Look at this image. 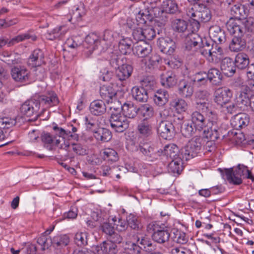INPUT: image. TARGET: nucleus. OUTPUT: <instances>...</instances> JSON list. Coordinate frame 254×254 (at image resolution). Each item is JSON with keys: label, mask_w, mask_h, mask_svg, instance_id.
Here are the masks:
<instances>
[{"label": "nucleus", "mask_w": 254, "mask_h": 254, "mask_svg": "<svg viewBox=\"0 0 254 254\" xmlns=\"http://www.w3.org/2000/svg\"><path fill=\"white\" fill-rule=\"evenodd\" d=\"M59 103L57 94L51 92L46 95L35 96L26 101L21 105L20 111L23 116L32 118L28 121H33L48 108L56 106Z\"/></svg>", "instance_id": "1"}, {"label": "nucleus", "mask_w": 254, "mask_h": 254, "mask_svg": "<svg viewBox=\"0 0 254 254\" xmlns=\"http://www.w3.org/2000/svg\"><path fill=\"white\" fill-rule=\"evenodd\" d=\"M226 27L230 33L234 35L229 44L230 51L234 52L243 51L246 47L244 35L254 30V19L250 17L243 20L229 19L226 23Z\"/></svg>", "instance_id": "2"}, {"label": "nucleus", "mask_w": 254, "mask_h": 254, "mask_svg": "<svg viewBox=\"0 0 254 254\" xmlns=\"http://www.w3.org/2000/svg\"><path fill=\"white\" fill-rule=\"evenodd\" d=\"M110 110L112 111L110 118L111 127L118 132H123L129 127V121L121 113V108L111 106Z\"/></svg>", "instance_id": "3"}, {"label": "nucleus", "mask_w": 254, "mask_h": 254, "mask_svg": "<svg viewBox=\"0 0 254 254\" xmlns=\"http://www.w3.org/2000/svg\"><path fill=\"white\" fill-rule=\"evenodd\" d=\"M201 141L200 136H195L181 149V155L185 161L190 160L197 155L201 148Z\"/></svg>", "instance_id": "4"}, {"label": "nucleus", "mask_w": 254, "mask_h": 254, "mask_svg": "<svg viewBox=\"0 0 254 254\" xmlns=\"http://www.w3.org/2000/svg\"><path fill=\"white\" fill-rule=\"evenodd\" d=\"M238 102L244 106L250 105L254 112V81L249 84L243 85L237 98Z\"/></svg>", "instance_id": "5"}, {"label": "nucleus", "mask_w": 254, "mask_h": 254, "mask_svg": "<svg viewBox=\"0 0 254 254\" xmlns=\"http://www.w3.org/2000/svg\"><path fill=\"white\" fill-rule=\"evenodd\" d=\"M149 233H152V239L159 244H163L169 240L171 234L169 231L156 222L149 223L147 227Z\"/></svg>", "instance_id": "6"}, {"label": "nucleus", "mask_w": 254, "mask_h": 254, "mask_svg": "<svg viewBox=\"0 0 254 254\" xmlns=\"http://www.w3.org/2000/svg\"><path fill=\"white\" fill-rule=\"evenodd\" d=\"M232 91L227 88H219L214 94V101L219 108L231 100L232 97Z\"/></svg>", "instance_id": "7"}, {"label": "nucleus", "mask_w": 254, "mask_h": 254, "mask_svg": "<svg viewBox=\"0 0 254 254\" xmlns=\"http://www.w3.org/2000/svg\"><path fill=\"white\" fill-rule=\"evenodd\" d=\"M92 251L95 254H117L119 250L115 243L107 240L99 245L93 246Z\"/></svg>", "instance_id": "8"}, {"label": "nucleus", "mask_w": 254, "mask_h": 254, "mask_svg": "<svg viewBox=\"0 0 254 254\" xmlns=\"http://www.w3.org/2000/svg\"><path fill=\"white\" fill-rule=\"evenodd\" d=\"M225 173L229 183L235 185L242 184L243 171H242L241 165H239L236 168L225 169Z\"/></svg>", "instance_id": "9"}, {"label": "nucleus", "mask_w": 254, "mask_h": 254, "mask_svg": "<svg viewBox=\"0 0 254 254\" xmlns=\"http://www.w3.org/2000/svg\"><path fill=\"white\" fill-rule=\"evenodd\" d=\"M157 132L162 138L171 139L175 135V130L174 126L171 122L162 121L158 125Z\"/></svg>", "instance_id": "10"}, {"label": "nucleus", "mask_w": 254, "mask_h": 254, "mask_svg": "<svg viewBox=\"0 0 254 254\" xmlns=\"http://www.w3.org/2000/svg\"><path fill=\"white\" fill-rule=\"evenodd\" d=\"M202 43L201 38L193 32L187 34L184 40L185 47L188 51H195L197 47H200Z\"/></svg>", "instance_id": "11"}, {"label": "nucleus", "mask_w": 254, "mask_h": 254, "mask_svg": "<svg viewBox=\"0 0 254 254\" xmlns=\"http://www.w3.org/2000/svg\"><path fill=\"white\" fill-rule=\"evenodd\" d=\"M157 45L162 52L169 55L174 53L176 47L175 42L168 37L159 38Z\"/></svg>", "instance_id": "12"}, {"label": "nucleus", "mask_w": 254, "mask_h": 254, "mask_svg": "<svg viewBox=\"0 0 254 254\" xmlns=\"http://www.w3.org/2000/svg\"><path fill=\"white\" fill-rule=\"evenodd\" d=\"M250 123V116L246 113H241L235 115L231 120V124L236 129L245 128Z\"/></svg>", "instance_id": "13"}, {"label": "nucleus", "mask_w": 254, "mask_h": 254, "mask_svg": "<svg viewBox=\"0 0 254 254\" xmlns=\"http://www.w3.org/2000/svg\"><path fill=\"white\" fill-rule=\"evenodd\" d=\"M11 74L14 81L24 82L28 80L29 71L24 66H14L11 68Z\"/></svg>", "instance_id": "14"}, {"label": "nucleus", "mask_w": 254, "mask_h": 254, "mask_svg": "<svg viewBox=\"0 0 254 254\" xmlns=\"http://www.w3.org/2000/svg\"><path fill=\"white\" fill-rule=\"evenodd\" d=\"M151 45L146 42H137L132 46V52L137 56L146 58L151 52Z\"/></svg>", "instance_id": "15"}, {"label": "nucleus", "mask_w": 254, "mask_h": 254, "mask_svg": "<svg viewBox=\"0 0 254 254\" xmlns=\"http://www.w3.org/2000/svg\"><path fill=\"white\" fill-rule=\"evenodd\" d=\"M98 44L99 41L96 35L87 36L83 44L84 50H83V54L86 57H89Z\"/></svg>", "instance_id": "16"}, {"label": "nucleus", "mask_w": 254, "mask_h": 254, "mask_svg": "<svg viewBox=\"0 0 254 254\" xmlns=\"http://www.w3.org/2000/svg\"><path fill=\"white\" fill-rule=\"evenodd\" d=\"M26 39H31V41H34L37 39V37L34 35H31L29 33H24L17 36L15 38L12 39L9 42H8L7 39H4L3 38H0V50L6 44H7L8 46H11L16 43L23 41Z\"/></svg>", "instance_id": "17"}, {"label": "nucleus", "mask_w": 254, "mask_h": 254, "mask_svg": "<svg viewBox=\"0 0 254 254\" xmlns=\"http://www.w3.org/2000/svg\"><path fill=\"white\" fill-rule=\"evenodd\" d=\"M137 132L139 137L147 138L151 136L153 133V128L151 124L144 120L137 126Z\"/></svg>", "instance_id": "18"}, {"label": "nucleus", "mask_w": 254, "mask_h": 254, "mask_svg": "<svg viewBox=\"0 0 254 254\" xmlns=\"http://www.w3.org/2000/svg\"><path fill=\"white\" fill-rule=\"evenodd\" d=\"M179 94L185 98L191 97L193 93V88L191 83L186 79L179 81L178 85Z\"/></svg>", "instance_id": "19"}, {"label": "nucleus", "mask_w": 254, "mask_h": 254, "mask_svg": "<svg viewBox=\"0 0 254 254\" xmlns=\"http://www.w3.org/2000/svg\"><path fill=\"white\" fill-rule=\"evenodd\" d=\"M116 90L111 85H103L100 87V96L108 104L112 103L113 99H116Z\"/></svg>", "instance_id": "20"}, {"label": "nucleus", "mask_w": 254, "mask_h": 254, "mask_svg": "<svg viewBox=\"0 0 254 254\" xmlns=\"http://www.w3.org/2000/svg\"><path fill=\"white\" fill-rule=\"evenodd\" d=\"M221 69L227 76H232L236 72V66L233 60L229 57L222 59Z\"/></svg>", "instance_id": "21"}, {"label": "nucleus", "mask_w": 254, "mask_h": 254, "mask_svg": "<svg viewBox=\"0 0 254 254\" xmlns=\"http://www.w3.org/2000/svg\"><path fill=\"white\" fill-rule=\"evenodd\" d=\"M67 28L64 25H62L55 28L50 31H48L45 34L46 38L49 40L60 39L67 32Z\"/></svg>", "instance_id": "22"}, {"label": "nucleus", "mask_w": 254, "mask_h": 254, "mask_svg": "<svg viewBox=\"0 0 254 254\" xmlns=\"http://www.w3.org/2000/svg\"><path fill=\"white\" fill-rule=\"evenodd\" d=\"M90 112L94 116H101L106 112V106L105 102L101 100H94L89 106Z\"/></svg>", "instance_id": "23"}, {"label": "nucleus", "mask_w": 254, "mask_h": 254, "mask_svg": "<svg viewBox=\"0 0 254 254\" xmlns=\"http://www.w3.org/2000/svg\"><path fill=\"white\" fill-rule=\"evenodd\" d=\"M44 54L40 49L35 50L28 60V64L32 67L40 66L44 62Z\"/></svg>", "instance_id": "24"}, {"label": "nucleus", "mask_w": 254, "mask_h": 254, "mask_svg": "<svg viewBox=\"0 0 254 254\" xmlns=\"http://www.w3.org/2000/svg\"><path fill=\"white\" fill-rule=\"evenodd\" d=\"M116 70L117 78L120 81H124L130 76L133 71V67L131 65L124 64Z\"/></svg>", "instance_id": "25"}, {"label": "nucleus", "mask_w": 254, "mask_h": 254, "mask_svg": "<svg viewBox=\"0 0 254 254\" xmlns=\"http://www.w3.org/2000/svg\"><path fill=\"white\" fill-rule=\"evenodd\" d=\"M191 120L193 126L198 129V131H201L206 126L205 118L199 112H193L191 115Z\"/></svg>", "instance_id": "26"}, {"label": "nucleus", "mask_w": 254, "mask_h": 254, "mask_svg": "<svg viewBox=\"0 0 254 254\" xmlns=\"http://www.w3.org/2000/svg\"><path fill=\"white\" fill-rule=\"evenodd\" d=\"M162 153L171 159L182 156L177 146L173 143L166 145Z\"/></svg>", "instance_id": "27"}, {"label": "nucleus", "mask_w": 254, "mask_h": 254, "mask_svg": "<svg viewBox=\"0 0 254 254\" xmlns=\"http://www.w3.org/2000/svg\"><path fill=\"white\" fill-rule=\"evenodd\" d=\"M131 93L132 97L137 101L145 102L147 101L148 94L143 87L134 86L132 88Z\"/></svg>", "instance_id": "28"}, {"label": "nucleus", "mask_w": 254, "mask_h": 254, "mask_svg": "<svg viewBox=\"0 0 254 254\" xmlns=\"http://www.w3.org/2000/svg\"><path fill=\"white\" fill-rule=\"evenodd\" d=\"M207 80L214 85H219L223 76L220 71L216 68H210L206 73Z\"/></svg>", "instance_id": "29"}, {"label": "nucleus", "mask_w": 254, "mask_h": 254, "mask_svg": "<svg viewBox=\"0 0 254 254\" xmlns=\"http://www.w3.org/2000/svg\"><path fill=\"white\" fill-rule=\"evenodd\" d=\"M207 129L203 131L205 137L211 141H215L219 137V126L207 125Z\"/></svg>", "instance_id": "30"}, {"label": "nucleus", "mask_w": 254, "mask_h": 254, "mask_svg": "<svg viewBox=\"0 0 254 254\" xmlns=\"http://www.w3.org/2000/svg\"><path fill=\"white\" fill-rule=\"evenodd\" d=\"M234 63L236 68L243 69L249 64V58L244 53H240L236 56Z\"/></svg>", "instance_id": "31"}, {"label": "nucleus", "mask_w": 254, "mask_h": 254, "mask_svg": "<svg viewBox=\"0 0 254 254\" xmlns=\"http://www.w3.org/2000/svg\"><path fill=\"white\" fill-rule=\"evenodd\" d=\"M161 7L162 11L166 13L175 14L180 12L177 3L173 0H164Z\"/></svg>", "instance_id": "32"}, {"label": "nucleus", "mask_w": 254, "mask_h": 254, "mask_svg": "<svg viewBox=\"0 0 254 254\" xmlns=\"http://www.w3.org/2000/svg\"><path fill=\"white\" fill-rule=\"evenodd\" d=\"M94 136L98 141L108 142L112 138V133L108 129L100 128L94 131Z\"/></svg>", "instance_id": "33"}, {"label": "nucleus", "mask_w": 254, "mask_h": 254, "mask_svg": "<svg viewBox=\"0 0 254 254\" xmlns=\"http://www.w3.org/2000/svg\"><path fill=\"white\" fill-rule=\"evenodd\" d=\"M124 113V116L127 118H134L137 114L138 108L131 103H125L120 107Z\"/></svg>", "instance_id": "34"}, {"label": "nucleus", "mask_w": 254, "mask_h": 254, "mask_svg": "<svg viewBox=\"0 0 254 254\" xmlns=\"http://www.w3.org/2000/svg\"><path fill=\"white\" fill-rule=\"evenodd\" d=\"M230 13L236 19H233V20H243L244 19H241L240 17L242 16L243 17L245 15L246 10L244 5H243L240 3H237L233 5L230 7ZM230 19H232V18H231Z\"/></svg>", "instance_id": "35"}, {"label": "nucleus", "mask_w": 254, "mask_h": 254, "mask_svg": "<svg viewBox=\"0 0 254 254\" xmlns=\"http://www.w3.org/2000/svg\"><path fill=\"white\" fill-rule=\"evenodd\" d=\"M184 160H185L182 156L172 159L168 165L169 170L174 173L180 174L183 169Z\"/></svg>", "instance_id": "36"}, {"label": "nucleus", "mask_w": 254, "mask_h": 254, "mask_svg": "<svg viewBox=\"0 0 254 254\" xmlns=\"http://www.w3.org/2000/svg\"><path fill=\"white\" fill-rule=\"evenodd\" d=\"M132 41L128 38L121 39L118 45L119 50L123 55L130 54L132 51Z\"/></svg>", "instance_id": "37"}, {"label": "nucleus", "mask_w": 254, "mask_h": 254, "mask_svg": "<svg viewBox=\"0 0 254 254\" xmlns=\"http://www.w3.org/2000/svg\"><path fill=\"white\" fill-rule=\"evenodd\" d=\"M3 61L7 64L13 65L20 63L19 55L14 52H3L2 55Z\"/></svg>", "instance_id": "38"}, {"label": "nucleus", "mask_w": 254, "mask_h": 254, "mask_svg": "<svg viewBox=\"0 0 254 254\" xmlns=\"http://www.w3.org/2000/svg\"><path fill=\"white\" fill-rule=\"evenodd\" d=\"M177 79L175 74L172 71L167 72L162 75L161 78L162 84L167 87H172L177 83Z\"/></svg>", "instance_id": "39"}, {"label": "nucleus", "mask_w": 254, "mask_h": 254, "mask_svg": "<svg viewBox=\"0 0 254 254\" xmlns=\"http://www.w3.org/2000/svg\"><path fill=\"white\" fill-rule=\"evenodd\" d=\"M52 245L57 249H61L68 245L69 243V237L66 235L57 236L53 238V240H49Z\"/></svg>", "instance_id": "40"}, {"label": "nucleus", "mask_w": 254, "mask_h": 254, "mask_svg": "<svg viewBox=\"0 0 254 254\" xmlns=\"http://www.w3.org/2000/svg\"><path fill=\"white\" fill-rule=\"evenodd\" d=\"M196 17L201 22H207L212 18L210 10L205 6L200 7L199 10L196 11Z\"/></svg>", "instance_id": "41"}, {"label": "nucleus", "mask_w": 254, "mask_h": 254, "mask_svg": "<svg viewBox=\"0 0 254 254\" xmlns=\"http://www.w3.org/2000/svg\"><path fill=\"white\" fill-rule=\"evenodd\" d=\"M198 129L193 126L192 123L184 122L182 124L181 127V131L182 134L186 137H189L193 135Z\"/></svg>", "instance_id": "42"}, {"label": "nucleus", "mask_w": 254, "mask_h": 254, "mask_svg": "<svg viewBox=\"0 0 254 254\" xmlns=\"http://www.w3.org/2000/svg\"><path fill=\"white\" fill-rule=\"evenodd\" d=\"M169 94L165 90H158L155 94L154 101L156 104L159 106L165 105L168 101Z\"/></svg>", "instance_id": "43"}, {"label": "nucleus", "mask_w": 254, "mask_h": 254, "mask_svg": "<svg viewBox=\"0 0 254 254\" xmlns=\"http://www.w3.org/2000/svg\"><path fill=\"white\" fill-rule=\"evenodd\" d=\"M89 234L84 232H78L74 236V241L79 247H84L88 244Z\"/></svg>", "instance_id": "44"}, {"label": "nucleus", "mask_w": 254, "mask_h": 254, "mask_svg": "<svg viewBox=\"0 0 254 254\" xmlns=\"http://www.w3.org/2000/svg\"><path fill=\"white\" fill-rule=\"evenodd\" d=\"M102 158L105 160L116 162L118 160L117 152L113 149L106 148L101 153Z\"/></svg>", "instance_id": "45"}, {"label": "nucleus", "mask_w": 254, "mask_h": 254, "mask_svg": "<svg viewBox=\"0 0 254 254\" xmlns=\"http://www.w3.org/2000/svg\"><path fill=\"white\" fill-rule=\"evenodd\" d=\"M171 238L174 242L180 244H186L188 241L186 234L177 229L173 230Z\"/></svg>", "instance_id": "46"}, {"label": "nucleus", "mask_w": 254, "mask_h": 254, "mask_svg": "<svg viewBox=\"0 0 254 254\" xmlns=\"http://www.w3.org/2000/svg\"><path fill=\"white\" fill-rule=\"evenodd\" d=\"M109 61L110 65L115 69L124 64L122 56L117 52L112 53Z\"/></svg>", "instance_id": "47"}, {"label": "nucleus", "mask_w": 254, "mask_h": 254, "mask_svg": "<svg viewBox=\"0 0 254 254\" xmlns=\"http://www.w3.org/2000/svg\"><path fill=\"white\" fill-rule=\"evenodd\" d=\"M225 114H233L239 111V107L236 103L228 101L219 108Z\"/></svg>", "instance_id": "48"}, {"label": "nucleus", "mask_w": 254, "mask_h": 254, "mask_svg": "<svg viewBox=\"0 0 254 254\" xmlns=\"http://www.w3.org/2000/svg\"><path fill=\"white\" fill-rule=\"evenodd\" d=\"M160 58L156 56L147 57L141 60L142 64H143L145 69H152L159 62Z\"/></svg>", "instance_id": "49"}, {"label": "nucleus", "mask_w": 254, "mask_h": 254, "mask_svg": "<svg viewBox=\"0 0 254 254\" xmlns=\"http://www.w3.org/2000/svg\"><path fill=\"white\" fill-rule=\"evenodd\" d=\"M171 105L179 113L185 112L188 108V104L185 100L182 99H176L174 100L171 102Z\"/></svg>", "instance_id": "50"}, {"label": "nucleus", "mask_w": 254, "mask_h": 254, "mask_svg": "<svg viewBox=\"0 0 254 254\" xmlns=\"http://www.w3.org/2000/svg\"><path fill=\"white\" fill-rule=\"evenodd\" d=\"M127 225L131 229L138 230L141 227L138 217L133 214H130L127 217Z\"/></svg>", "instance_id": "51"}, {"label": "nucleus", "mask_w": 254, "mask_h": 254, "mask_svg": "<svg viewBox=\"0 0 254 254\" xmlns=\"http://www.w3.org/2000/svg\"><path fill=\"white\" fill-rule=\"evenodd\" d=\"M140 151L145 155L155 158L156 151L153 147L148 143L139 145Z\"/></svg>", "instance_id": "52"}, {"label": "nucleus", "mask_w": 254, "mask_h": 254, "mask_svg": "<svg viewBox=\"0 0 254 254\" xmlns=\"http://www.w3.org/2000/svg\"><path fill=\"white\" fill-rule=\"evenodd\" d=\"M114 40L113 33L112 31L110 30H106L104 32L103 36V39L102 41H99V43H101L102 45L105 44L106 47L103 48L107 49L109 46L111 45L112 42Z\"/></svg>", "instance_id": "53"}, {"label": "nucleus", "mask_w": 254, "mask_h": 254, "mask_svg": "<svg viewBox=\"0 0 254 254\" xmlns=\"http://www.w3.org/2000/svg\"><path fill=\"white\" fill-rule=\"evenodd\" d=\"M138 112L145 118H149L153 115V108L148 104H144L138 108Z\"/></svg>", "instance_id": "54"}, {"label": "nucleus", "mask_w": 254, "mask_h": 254, "mask_svg": "<svg viewBox=\"0 0 254 254\" xmlns=\"http://www.w3.org/2000/svg\"><path fill=\"white\" fill-rule=\"evenodd\" d=\"M16 120L7 117L0 119V128L4 129L12 127L16 124Z\"/></svg>", "instance_id": "55"}, {"label": "nucleus", "mask_w": 254, "mask_h": 254, "mask_svg": "<svg viewBox=\"0 0 254 254\" xmlns=\"http://www.w3.org/2000/svg\"><path fill=\"white\" fill-rule=\"evenodd\" d=\"M211 53V54L210 55V58L208 59L210 62L218 63L223 58L222 57L223 54V50L221 47L218 48L217 52L214 51V49L212 50Z\"/></svg>", "instance_id": "56"}, {"label": "nucleus", "mask_w": 254, "mask_h": 254, "mask_svg": "<svg viewBox=\"0 0 254 254\" xmlns=\"http://www.w3.org/2000/svg\"><path fill=\"white\" fill-rule=\"evenodd\" d=\"M188 23L187 21L178 19L175 20L174 23V29L179 32H184L187 29Z\"/></svg>", "instance_id": "57"}, {"label": "nucleus", "mask_w": 254, "mask_h": 254, "mask_svg": "<svg viewBox=\"0 0 254 254\" xmlns=\"http://www.w3.org/2000/svg\"><path fill=\"white\" fill-rule=\"evenodd\" d=\"M193 81L200 85L205 84L207 81L206 72H200L196 73L194 76Z\"/></svg>", "instance_id": "58"}, {"label": "nucleus", "mask_w": 254, "mask_h": 254, "mask_svg": "<svg viewBox=\"0 0 254 254\" xmlns=\"http://www.w3.org/2000/svg\"><path fill=\"white\" fill-rule=\"evenodd\" d=\"M203 45L201 48L200 49V52L201 55L205 57L206 58H210V55L211 54L212 50H213L214 48H212V45L208 43L207 42L205 41V43H203V41H202V43L201 45Z\"/></svg>", "instance_id": "59"}, {"label": "nucleus", "mask_w": 254, "mask_h": 254, "mask_svg": "<svg viewBox=\"0 0 254 254\" xmlns=\"http://www.w3.org/2000/svg\"><path fill=\"white\" fill-rule=\"evenodd\" d=\"M137 243L141 245L144 249L148 248V251H152L151 247H153V244L150 240L145 237H141V238L138 237L137 239Z\"/></svg>", "instance_id": "60"}, {"label": "nucleus", "mask_w": 254, "mask_h": 254, "mask_svg": "<svg viewBox=\"0 0 254 254\" xmlns=\"http://www.w3.org/2000/svg\"><path fill=\"white\" fill-rule=\"evenodd\" d=\"M72 149L76 154L79 155H85L86 154V149L85 146L80 143H71Z\"/></svg>", "instance_id": "61"}, {"label": "nucleus", "mask_w": 254, "mask_h": 254, "mask_svg": "<svg viewBox=\"0 0 254 254\" xmlns=\"http://www.w3.org/2000/svg\"><path fill=\"white\" fill-rule=\"evenodd\" d=\"M206 115L208 117V123L207 125L219 126L218 124L217 115L214 112L209 110L206 112Z\"/></svg>", "instance_id": "62"}, {"label": "nucleus", "mask_w": 254, "mask_h": 254, "mask_svg": "<svg viewBox=\"0 0 254 254\" xmlns=\"http://www.w3.org/2000/svg\"><path fill=\"white\" fill-rule=\"evenodd\" d=\"M143 29V34L145 40H151L156 36V32L154 29L151 27H147Z\"/></svg>", "instance_id": "63"}, {"label": "nucleus", "mask_w": 254, "mask_h": 254, "mask_svg": "<svg viewBox=\"0 0 254 254\" xmlns=\"http://www.w3.org/2000/svg\"><path fill=\"white\" fill-rule=\"evenodd\" d=\"M132 35L135 40L139 42H145L143 28H136L134 29Z\"/></svg>", "instance_id": "64"}]
</instances>
